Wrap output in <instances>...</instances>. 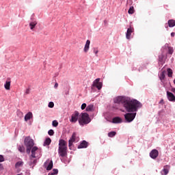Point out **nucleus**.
Segmentation results:
<instances>
[{
	"mask_svg": "<svg viewBox=\"0 0 175 175\" xmlns=\"http://www.w3.org/2000/svg\"><path fill=\"white\" fill-rule=\"evenodd\" d=\"M113 103L117 105L121 103L123 104L124 107L126 109V111L133 112L137 111L138 109L142 107V103L137 100H131L130 98L124 96H118L113 98Z\"/></svg>",
	"mask_w": 175,
	"mask_h": 175,
	"instance_id": "obj_1",
	"label": "nucleus"
},
{
	"mask_svg": "<svg viewBox=\"0 0 175 175\" xmlns=\"http://www.w3.org/2000/svg\"><path fill=\"white\" fill-rule=\"evenodd\" d=\"M91 122V118H90V115L87 113H81L79 117V124L81 126L87 125Z\"/></svg>",
	"mask_w": 175,
	"mask_h": 175,
	"instance_id": "obj_2",
	"label": "nucleus"
},
{
	"mask_svg": "<svg viewBox=\"0 0 175 175\" xmlns=\"http://www.w3.org/2000/svg\"><path fill=\"white\" fill-rule=\"evenodd\" d=\"M35 145V143H33V139H31L29 137H26L25 139V146L27 148V153L30 154L31 150L33 148V146Z\"/></svg>",
	"mask_w": 175,
	"mask_h": 175,
	"instance_id": "obj_3",
	"label": "nucleus"
},
{
	"mask_svg": "<svg viewBox=\"0 0 175 175\" xmlns=\"http://www.w3.org/2000/svg\"><path fill=\"white\" fill-rule=\"evenodd\" d=\"M31 158H36L39 159L40 157H42V149L38 148L37 146H34L31 148Z\"/></svg>",
	"mask_w": 175,
	"mask_h": 175,
	"instance_id": "obj_4",
	"label": "nucleus"
},
{
	"mask_svg": "<svg viewBox=\"0 0 175 175\" xmlns=\"http://www.w3.org/2000/svg\"><path fill=\"white\" fill-rule=\"evenodd\" d=\"M76 142H79V140H77V137H76V133H73L71 137L68 140V147L70 150H72V146H73V143Z\"/></svg>",
	"mask_w": 175,
	"mask_h": 175,
	"instance_id": "obj_5",
	"label": "nucleus"
},
{
	"mask_svg": "<svg viewBox=\"0 0 175 175\" xmlns=\"http://www.w3.org/2000/svg\"><path fill=\"white\" fill-rule=\"evenodd\" d=\"M135 117H136V113H126L124 115V118H125L126 122H132V121H133V120H135Z\"/></svg>",
	"mask_w": 175,
	"mask_h": 175,
	"instance_id": "obj_6",
	"label": "nucleus"
},
{
	"mask_svg": "<svg viewBox=\"0 0 175 175\" xmlns=\"http://www.w3.org/2000/svg\"><path fill=\"white\" fill-rule=\"evenodd\" d=\"M100 79L99 78L96 79L93 81L92 86L96 87V88H97L98 90H102L103 83H102V82H100Z\"/></svg>",
	"mask_w": 175,
	"mask_h": 175,
	"instance_id": "obj_7",
	"label": "nucleus"
},
{
	"mask_svg": "<svg viewBox=\"0 0 175 175\" xmlns=\"http://www.w3.org/2000/svg\"><path fill=\"white\" fill-rule=\"evenodd\" d=\"M59 150H68V143L65 140L59 139Z\"/></svg>",
	"mask_w": 175,
	"mask_h": 175,
	"instance_id": "obj_8",
	"label": "nucleus"
},
{
	"mask_svg": "<svg viewBox=\"0 0 175 175\" xmlns=\"http://www.w3.org/2000/svg\"><path fill=\"white\" fill-rule=\"evenodd\" d=\"M166 50H168V53L170 54H173V53H174L173 47L169 46V44H165L161 49L163 53H166Z\"/></svg>",
	"mask_w": 175,
	"mask_h": 175,
	"instance_id": "obj_9",
	"label": "nucleus"
},
{
	"mask_svg": "<svg viewBox=\"0 0 175 175\" xmlns=\"http://www.w3.org/2000/svg\"><path fill=\"white\" fill-rule=\"evenodd\" d=\"M149 155L152 159H157L159 155V152L157 149H153L150 151Z\"/></svg>",
	"mask_w": 175,
	"mask_h": 175,
	"instance_id": "obj_10",
	"label": "nucleus"
},
{
	"mask_svg": "<svg viewBox=\"0 0 175 175\" xmlns=\"http://www.w3.org/2000/svg\"><path fill=\"white\" fill-rule=\"evenodd\" d=\"M36 25H38V21H36V19H31L29 23V27L31 31H35V28H36Z\"/></svg>",
	"mask_w": 175,
	"mask_h": 175,
	"instance_id": "obj_11",
	"label": "nucleus"
},
{
	"mask_svg": "<svg viewBox=\"0 0 175 175\" xmlns=\"http://www.w3.org/2000/svg\"><path fill=\"white\" fill-rule=\"evenodd\" d=\"M44 166L46 170H51V169H53V160H46L44 164Z\"/></svg>",
	"mask_w": 175,
	"mask_h": 175,
	"instance_id": "obj_12",
	"label": "nucleus"
},
{
	"mask_svg": "<svg viewBox=\"0 0 175 175\" xmlns=\"http://www.w3.org/2000/svg\"><path fill=\"white\" fill-rule=\"evenodd\" d=\"M79 112L75 111L74 113L71 116V119H70V122H77V120H79Z\"/></svg>",
	"mask_w": 175,
	"mask_h": 175,
	"instance_id": "obj_13",
	"label": "nucleus"
},
{
	"mask_svg": "<svg viewBox=\"0 0 175 175\" xmlns=\"http://www.w3.org/2000/svg\"><path fill=\"white\" fill-rule=\"evenodd\" d=\"M169 170H170V165H165L163 170L161 171V174L167 175L169 174Z\"/></svg>",
	"mask_w": 175,
	"mask_h": 175,
	"instance_id": "obj_14",
	"label": "nucleus"
},
{
	"mask_svg": "<svg viewBox=\"0 0 175 175\" xmlns=\"http://www.w3.org/2000/svg\"><path fill=\"white\" fill-rule=\"evenodd\" d=\"M167 97L170 102H175V96L170 92H167Z\"/></svg>",
	"mask_w": 175,
	"mask_h": 175,
	"instance_id": "obj_15",
	"label": "nucleus"
},
{
	"mask_svg": "<svg viewBox=\"0 0 175 175\" xmlns=\"http://www.w3.org/2000/svg\"><path fill=\"white\" fill-rule=\"evenodd\" d=\"M90 44H91V41L90 40H88L84 46V49H83L84 53H88V51L90 50Z\"/></svg>",
	"mask_w": 175,
	"mask_h": 175,
	"instance_id": "obj_16",
	"label": "nucleus"
},
{
	"mask_svg": "<svg viewBox=\"0 0 175 175\" xmlns=\"http://www.w3.org/2000/svg\"><path fill=\"white\" fill-rule=\"evenodd\" d=\"M132 32H133V28L130 27L127 29V31L126 33V39H131V36L132 35Z\"/></svg>",
	"mask_w": 175,
	"mask_h": 175,
	"instance_id": "obj_17",
	"label": "nucleus"
},
{
	"mask_svg": "<svg viewBox=\"0 0 175 175\" xmlns=\"http://www.w3.org/2000/svg\"><path fill=\"white\" fill-rule=\"evenodd\" d=\"M68 149H59L58 154L60 157H66Z\"/></svg>",
	"mask_w": 175,
	"mask_h": 175,
	"instance_id": "obj_18",
	"label": "nucleus"
},
{
	"mask_svg": "<svg viewBox=\"0 0 175 175\" xmlns=\"http://www.w3.org/2000/svg\"><path fill=\"white\" fill-rule=\"evenodd\" d=\"M113 124H121L122 122V119L120 117H115L112 119Z\"/></svg>",
	"mask_w": 175,
	"mask_h": 175,
	"instance_id": "obj_19",
	"label": "nucleus"
},
{
	"mask_svg": "<svg viewBox=\"0 0 175 175\" xmlns=\"http://www.w3.org/2000/svg\"><path fill=\"white\" fill-rule=\"evenodd\" d=\"M33 118V114H32V112H28L25 116V121H29L31 118Z\"/></svg>",
	"mask_w": 175,
	"mask_h": 175,
	"instance_id": "obj_20",
	"label": "nucleus"
},
{
	"mask_svg": "<svg viewBox=\"0 0 175 175\" xmlns=\"http://www.w3.org/2000/svg\"><path fill=\"white\" fill-rule=\"evenodd\" d=\"M87 147H88V142H87L86 141H83L79 145L78 148H87Z\"/></svg>",
	"mask_w": 175,
	"mask_h": 175,
	"instance_id": "obj_21",
	"label": "nucleus"
},
{
	"mask_svg": "<svg viewBox=\"0 0 175 175\" xmlns=\"http://www.w3.org/2000/svg\"><path fill=\"white\" fill-rule=\"evenodd\" d=\"M165 76H166V71L164 70V71L159 72V77L161 81H163V80H165Z\"/></svg>",
	"mask_w": 175,
	"mask_h": 175,
	"instance_id": "obj_22",
	"label": "nucleus"
},
{
	"mask_svg": "<svg viewBox=\"0 0 175 175\" xmlns=\"http://www.w3.org/2000/svg\"><path fill=\"white\" fill-rule=\"evenodd\" d=\"M85 110L86 111H94V110H95V107H94V105L90 104L86 107Z\"/></svg>",
	"mask_w": 175,
	"mask_h": 175,
	"instance_id": "obj_23",
	"label": "nucleus"
},
{
	"mask_svg": "<svg viewBox=\"0 0 175 175\" xmlns=\"http://www.w3.org/2000/svg\"><path fill=\"white\" fill-rule=\"evenodd\" d=\"M10 84H11V82L10 81H6L5 84H4V88L5 90H7V91H9L10 90Z\"/></svg>",
	"mask_w": 175,
	"mask_h": 175,
	"instance_id": "obj_24",
	"label": "nucleus"
},
{
	"mask_svg": "<svg viewBox=\"0 0 175 175\" xmlns=\"http://www.w3.org/2000/svg\"><path fill=\"white\" fill-rule=\"evenodd\" d=\"M51 144V139L50 138H46L44 142V144H43V146L44 147H46V146H50V144Z\"/></svg>",
	"mask_w": 175,
	"mask_h": 175,
	"instance_id": "obj_25",
	"label": "nucleus"
},
{
	"mask_svg": "<svg viewBox=\"0 0 175 175\" xmlns=\"http://www.w3.org/2000/svg\"><path fill=\"white\" fill-rule=\"evenodd\" d=\"M168 25L170 28H173V27H175V21L173 19L168 21Z\"/></svg>",
	"mask_w": 175,
	"mask_h": 175,
	"instance_id": "obj_26",
	"label": "nucleus"
},
{
	"mask_svg": "<svg viewBox=\"0 0 175 175\" xmlns=\"http://www.w3.org/2000/svg\"><path fill=\"white\" fill-rule=\"evenodd\" d=\"M23 165H24V162H23V161H18L15 164V167H16V169H18V167H21V166H23Z\"/></svg>",
	"mask_w": 175,
	"mask_h": 175,
	"instance_id": "obj_27",
	"label": "nucleus"
},
{
	"mask_svg": "<svg viewBox=\"0 0 175 175\" xmlns=\"http://www.w3.org/2000/svg\"><path fill=\"white\" fill-rule=\"evenodd\" d=\"M167 76L168 77H173V71L170 68H167Z\"/></svg>",
	"mask_w": 175,
	"mask_h": 175,
	"instance_id": "obj_28",
	"label": "nucleus"
},
{
	"mask_svg": "<svg viewBox=\"0 0 175 175\" xmlns=\"http://www.w3.org/2000/svg\"><path fill=\"white\" fill-rule=\"evenodd\" d=\"M116 135H117V133L116 131H111L108 133L109 137H114Z\"/></svg>",
	"mask_w": 175,
	"mask_h": 175,
	"instance_id": "obj_29",
	"label": "nucleus"
},
{
	"mask_svg": "<svg viewBox=\"0 0 175 175\" xmlns=\"http://www.w3.org/2000/svg\"><path fill=\"white\" fill-rule=\"evenodd\" d=\"M18 151H19L20 152H25V148H24L23 146H19L18 147Z\"/></svg>",
	"mask_w": 175,
	"mask_h": 175,
	"instance_id": "obj_30",
	"label": "nucleus"
},
{
	"mask_svg": "<svg viewBox=\"0 0 175 175\" xmlns=\"http://www.w3.org/2000/svg\"><path fill=\"white\" fill-rule=\"evenodd\" d=\"M58 174V170L57 169H53L52 172H50L48 175H55Z\"/></svg>",
	"mask_w": 175,
	"mask_h": 175,
	"instance_id": "obj_31",
	"label": "nucleus"
},
{
	"mask_svg": "<svg viewBox=\"0 0 175 175\" xmlns=\"http://www.w3.org/2000/svg\"><path fill=\"white\" fill-rule=\"evenodd\" d=\"M129 14H133L135 13V10L133 9V7H131L128 11Z\"/></svg>",
	"mask_w": 175,
	"mask_h": 175,
	"instance_id": "obj_32",
	"label": "nucleus"
},
{
	"mask_svg": "<svg viewBox=\"0 0 175 175\" xmlns=\"http://www.w3.org/2000/svg\"><path fill=\"white\" fill-rule=\"evenodd\" d=\"M93 53L98 57V53H99V50H98V48H93Z\"/></svg>",
	"mask_w": 175,
	"mask_h": 175,
	"instance_id": "obj_33",
	"label": "nucleus"
},
{
	"mask_svg": "<svg viewBox=\"0 0 175 175\" xmlns=\"http://www.w3.org/2000/svg\"><path fill=\"white\" fill-rule=\"evenodd\" d=\"M52 125H53V126H55V127L58 126V122L57 120H53L52 122Z\"/></svg>",
	"mask_w": 175,
	"mask_h": 175,
	"instance_id": "obj_34",
	"label": "nucleus"
},
{
	"mask_svg": "<svg viewBox=\"0 0 175 175\" xmlns=\"http://www.w3.org/2000/svg\"><path fill=\"white\" fill-rule=\"evenodd\" d=\"M48 107H49L50 109H53V107H54V103L53 102H49V105H48Z\"/></svg>",
	"mask_w": 175,
	"mask_h": 175,
	"instance_id": "obj_35",
	"label": "nucleus"
},
{
	"mask_svg": "<svg viewBox=\"0 0 175 175\" xmlns=\"http://www.w3.org/2000/svg\"><path fill=\"white\" fill-rule=\"evenodd\" d=\"M48 134L49 135V136H53V135H54V130L50 129V130L48 131Z\"/></svg>",
	"mask_w": 175,
	"mask_h": 175,
	"instance_id": "obj_36",
	"label": "nucleus"
},
{
	"mask_svg": "<svg viewBox=\"0 0 175 175\" xmlns=\"http://www.w3.org/2000/svg\"><path fill=\"white\" fill-rule=\"evenodd\" d=\"M81 110H84L85 109H87V104L86 103H83L81 106Z\"/></svg>",
	"mask_w": 175,
	"mask_h": 175,
	"instance_id": "obj_37",
	"label": "nucleus"
},
{
	"mask_svg": "<svg viewBox=\"0 0 175 175\" xmlns=\"http://www.w3.org/2000/svg\"><path fill=\"white\" fill-rule=\"evenodd\" d=\"M0 162H5V158L2 154H0Z\"/></svg>",
	"mask_w": 175,
	"mask_h": 175,
	"instance_id": "obj_38",
	"label": "nucleus"
},
{
	"mask_svg": "<svg viewBox=\"0 0 175 175\" xmlns=\"http://www.w3.org/2000/svg\"><path fill=\"white\" fill-rule=\"evenodd\" d=\"M54 88H55V90H57V88H58V83H55Z\"/></svg>",
	"mask_w": 175,
	"mask_h": 175,
	"instance_id": "obj_39",
	"label": "nucleus"
},
{
	"mask_svg": "<svg viewBox=\"0 0 175 175\" xmlns=\"http://www.w3.org/2000/svg\"><path fill=\"white\" fill-rule=\"evenodd\" d=\"M3 170V165L0 163V172Z\"/></svg>",
	"mask_w": 175,
	"mask_h": 175,
	"instance_id": "obj_40",
	"label": "nucleus"
},
{
	"mask_svg": "<svg viewBox=\"0 0 175 175\" xmlns=\"http://www.w3.org/2000/svg\"><path fill=\"white\" fill-rule=\"evenodd\" d=\"M29 91H30L29 88H27L25 91V94H29Z\"/></svg>",
	"mask_w": 175,
	"mask_h": 175,
	"instance_id": "obj_41",
	"label": "nucleus"
},
{
	"mask_svg": "<svg viewBox=\"0 0 175 175\" xmlns=\"http://www.w3.org/2000/svg\"><path fill=\"white\" fill-rule=\"evenodd\" d=\"M174 35H175V33H174V32L171 33V36H172V38L174 37Z\"/></svg>",
	"mask_w": 175,
	"mask_h": 175,
	"instance_id": "obj_42",
	"label": "nucleus"
},
{
	"mask_svg": "<svg viewBox=\"0 0 175 175\" xmlns=\"http://www.w3.org/2000/svg\"><path fill=\"white\" fill-rule=\"evenodd\" d=\"M172 92H174V94H175V89L172 90Z\"/></svg>",
	"mask_w": 175,
	"mask_h": 175,
	"instance_id": "obj_43",
	"label": "nucleus"
},
{
	"mask_svg": "<svg viewBox=\"0 0 175 175\" xmlns=\"http://www.w3.org/2000/svg\"><path fill=\"white\" fill-rule=\"evenodd\" d=\"M33 163H36V160H33Z\"/></svg>",
	"mask_w": 175,
	"mask_h": 175,
	"instance_id": "obj_44",
	"label": "nucleus"
},
{
	"mask_svg": "<svg viewBox=\"0 0 175 175\" xmlns=\"http://www.w3.org/2000/svg\"><path fill=\"white\" fill-rule=\"evenodd\" d=\"M163 102V100H161V101H160V103H162Z\"/></svg>",
	"mask_w": 175,
	"mask_h": 175,
	"instance_id": "obj_45",
	"label": "nucleus"
},
{
	"mask_svg": "<svg viewBox=\"0 0 175 175\" xmlns=\"http://www.w3.org/2000/svg\"><path fill=\"white\" fill-rule=\"evenodd\" d=\"M174 85H175V79H174Z\"/></svg>",
	"mask_w": 175,
	"mask_h": 175,
	"instance_id": "obj_46",
	"label": "nucleus"
},
{
	"mask_svg": "<svg viewBox=\"0 0 175 175\" xmlns=\"http://www.w3.org/2000/svg\"><path fill=\"white\" fill-rule=\"evenodd\" d=\"M30 165H32V162L30 163Z\"/></svg>",
	"mask_w": 175,
	"mask_h": 175,
	"instance_id": "obj_47",
	"label": "nucleus"
}]
</instances>
